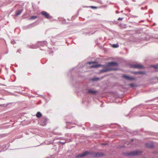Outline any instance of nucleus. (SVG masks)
<instances>
[{"label":"nucleus","mask_w":158,"mask_h":158,"mask_svg":"<svg viewBox=\"0 0 158 158\" xmlns=\"http://www.w3.org/2000/svg\"><path fill=\"white\" fill-rule=\"evenodd\" d=\"M41 14L46 19H50L52 18V16H50L49 14L45 11H43L41 12Z\"/></svg>","instance_id":"39448f33"},{"label":"nucleus","mask_w":158,"mask_h":158,"mask_svg":"<svg viewBox=\"0 0 158 158\" xmlns=\"http://www.w3.org/2000/svg\"><path fill=\"white\" fill-rule=\"evenodd\" d=\"M103 144V145H106V143H105V144Z\"/></svg>","instance_id":"2f4dec72"},{"label":"nucleus","mask_w":158,"mask_h":158,"mask_svg":"<svg viewBox=\"0 0 158 158\" xmlns=\"http://www.w3.org/2000/svg\"><path fill=\"white\" fill-rule=\"evenodd\" d=\"M156 25V24H155V23H154L153 24V25Z\"/></svg>","instance_id":"473e14b6"},{"label":"nucleus","mask_w":158,"mask_h":158,"mask_svg":"<svg viewBox=\"0 0 158 158\" xmlns=\"http://www.w3.org/2000/svg\"><path fill=\"white\" fill-rule=\"evenodd\" d=\"M32 48H37V46L36 45H33Z\"/></svg>","instance_id":"5701e85b"},{"label":"nucleus","mask_w":158,"mask_h":158,"mask_svg":"<svg viewBox=\"0 0 158 158\" xmlns=\"http://www.w3.org/2000/svg\"><path fill=\"white\" fill-rule=\"evenodd\" d=\"M6 24V22L5 20L2 19L1 17H0V28L4 27Z\"/></svg>","instance_id":"423d86ee"},{"label":"nucleus","mask_w":158,"mask_h":158,"mask_svg":"<svg viewBox=\"0 0 158 158\" xmlns=\"http://www.w3.org/2000/svg\"><path fill=\"white\" fill-rule=\"evenodd\" d=\"M47 44V42L46 41H44L43 42H42V44H41V45L42 46H44V45H46Z\"/></svg>","instance_id":"a211bd4d"},{"label":"nucleus","mask_w":158,"mask_h":158,"mask_svg":"<svg viewBox=\"0 0 158 158\" xmlns=\"http://www.w3.org/2000/svg\"><path fill=\"white\" fill-rule=\"evenodd\" d=\"M133 17L134 18H137L138 16H133Z\"/></svg>","instance_id":"c85d7f7f"},{"label":"nucleus","mask_w":158,"mask_h":158,"mask_svg":"<svg viewBox=\"0 0 158 158\" xmlns=\"http://www.w3.org/2000/svg\"><path fill=\"white\" fill-rule=\"evenodd\" d=\"M131 66L132 68L139 69H143L144 68L143 66L140 64H132L131 65Z\"/></svg>","instance_id":"20e7f679"},{"label":"nucleus","mask_w":158,"mask_h":158,"mask_svg":"<svg viewBox=\"0 0 158 158\" xmlns=\"http://www.w3.org/2000/svg\"><path fill=\"white\" fill-rule=\"evenodd\" d=\"M98 78H96L93 79V81H96V80H98Z\"/></svg>","instance_id":"cd10ccee"},{"label":"nucleus","mask_w":158,"mask_h":158,"mask_svg":"<svg viewBox=\"0 0 158 158\" xmlns=\"http://www.w3.org/2000/svg\"><path fill=\"white\" fill-rule=\"evenodd\" d=\"M103 155V154L102 153L100 152H95L94 153L93 156H94L98 157L102 156Z\"/></svg>","instance_id":"9d476101"},{"label":"nucleus","mask_w":158,"mask_h":158,"mask_svg":"<svg viewBox=\"0 0 158 158\" xmlns=\"http://www.w3.org/2000/svg\"><path fill=\"white\" fill-rule=\"evenodd\" d=\"M98 93V91L92 89H89L87 90V93L95 94Z\"/></svg>","instance_id":"1a4fd4ad"},{"label":"nucleus","mask_w":158,"mask_h":158,"mask_svg":"<svg viewBox=\"0 0 158 158\" xmlns=\"http://www.w3.org/2000/svg\"><path fill=\"white\" fill-rule=\"evenodd\" d=\"M89 152H88L85 151L81 154H79L77 155L76 157L77 158L83 157L85 156L86 155H87L88 154H89Z\"/></svg>","instance_id":"6e6552de"},{"label":"nucleus","mask_w":158,"mask_h":158,"mask_svg":"<svg viewBox=\"0 0 158 158\" xmlns=\"http://www.w3.org/2000/svg\"><path fill=\"white\" fill-rule=\"evenodd\" d=\"M131 140L132 141H133V139H131Z\"/></svg>","instance_id":"7c9ffc66"},{"label":"nucleus","mask_w":158,"mask_h":158,"mask_svg":"<svg viewBox=\"0 0 158 158\" xmlns=\"http://www.w3.org/2000/svg\"><path fill=\"white\" fill-rule=\"evenodd\" d=\"M71 123V122H67V123Z\"/></svg>","instance_id":"c756f323"},{"label":"nucleus","mask_w":158,"mask_h":158,"mask_svg":"<svg viewBox=\"0 0 158 158\" xmlns=\"http://www.w3.org/2000/svg\"><path fill=\"white\" fill-rule=\"evenodd\" d=\"M95 62H89L87 63L88 64H92L94 63H95Z\"/></svg>","instance_id":"393cba45"},{"label":"nucleus","mask_w":158,"mask_h":158,"mask_svg":"<svg viewBox=\"0 0 158 158\" xmlns=\"http://www.w3.org/2000/svg\"><path fill=\"white\" fill-rule=\"evenodd\" d=\"M89 7L92 9H96L98 8V7L95 6H91Z\"/></svg>","instance_id":"aec40b11"},{"label":"nucleus","mask_w":158,"mask_h":158,"mask_svg":"<svg viewBox=\"0 0 158 158\" xmlns=\"http://www.w3.org/2000/svg\"><path fill=\"white\" fill-rule=\"evenodd\" d=\"M32 25H33L32 24H30L29 25L27 26V28H29L31 27H32Z\"/></svg>","instance_id":"b1692460"},{"label":"nucleus","mask_w":158,"mask_h":158,"mask_svg":"<svg viewBox=\"0 0 158 158\" xmlns=\"http://www.w3.org/2000/svg\"><path fill=\"white\" fill-rule=\"evenodd\" d=\"M37 18V16H31L30 18V19H36Z\"/></svg>","instance_id":"dca6fc26"},{"label":"nucleus","mask_w":158,"mask_h":158,"mask_svg":"<svg viewBox=\"0 0 158 158\" xmlns=\"http://www.w3.org/2000/svg\"><path fill=\"white\" fill-rule=\"evenodd\" d=\"M119 46V45L118 44H113L112 45V47L114 48H117Z\"/></svg>","instance_id":"f3484780"},{"label":"nucleus","mask_w":158,"mask_h":158,"mask_svg":"<svg viewBox=\"0 0 158 158\" xmlns=\"http://www.w3.org/2000/svg\"><path fill=\"white\" fill-rule=\"evenodd\" d=\"M123 78L126 79L127 80H135V78H134L133 77H131L130 76L128 75H123Z\"/></svg>","instance_id":"0eeeda50"},{"label":"nucleus","mask_w":158,"mask_h":158,"mask_svg":"<svg viewBox=\"0 0 158 158\" xmlns=\"http://www.w3.org/2000/svg\"><path fill=\"white\" fill-rule=\"evenodd\" d=\"M135 73L136 74L139 73V74H144V73H144V72H135Z\"/></svg>","instance_id":"412c9836"},{"label":"nucleus","mask_w":158,"mask_h":158,"mask_svg":"<svg viewBox=\"0 0 158 158\" xmlns=\"http://www.w3.org/2000/svg\"><path fill=\"white\" fill-rule=\"evenodd\" d=\"M21 13V11L20 10H19L17 11V12H16L15 14L16 16H18Z\"/></svg>","instance_id":"2eb2a0df"},{"label":"nucleus","mask_w":158,"mask_h":158,"mask_svg":"<svg viewBox=\"0 0 158 158\" xmlns=\"http://www.w3.org/2000/svg\"><path fill=\"white\" fill-rule=\"evenodd\" d=\"M109 63L111 67L112 66H117L118 65V64L116 62H111Z\"/></svg>","instance_id":"9b49d317"},{"label":"nucleus","mask_w":158,"mask_h":158,"mask_svg":"<svg viewBox=\"0 0 158 158\" xmlns=\"http://www.w3.org/2000/svg\"><path fill=\"white\" fill-rule=\"evenodd\" d=\"M129 86L130 87H133L135 86V84L134 83H131L129 85Z\"/></svg>","instance_id":"6ab92c4d"},{"label":"nucleus","mask_w":158,"mask_h":158,"mask_svg":"<svg viewBox=\"0 0 158 158\" xmlns=\"http://www.w3.org/2000/svg\"><path fill=\"white\" fill-rule=\"evenodd\" d=\"M47 120L48 119L46 117H43L39 121V123L41 125L44 126L46 125Z\"/></svg>","instance_id":"7ed1b4c3"},{"label":"nucleus","mask_w":158,"mask_h":158,"mask_svg":"<svg viewBox=\"0 0 158 158\" xmlns=\"http://www.w3.org/2000/svg\"><path fill=\"white\" fill-rule=\"evenodd\" d=\"M152 67L154 68L155 69L158 68V65H153L152 66Z\"/></svg>","instance_id":"4be33fe9"},{"label":"nucleus","mask_w":158,"mask_h":158,"mask_svg":"<svg viewBox=\"0 0 158 158\" xmlns=\"http://www.w3.org/2000/svg\"><path fill=\"white\" fill-rule=\"evenodd\" d=\"M142 153L141 151L137 150L125 153V155L128 156H135L141 155Z\"/></svg>","instance_id":"f03ea898"},{"label":"nucleus","mask_w":158,"mask_h":158,"mask_svg":"<svg viewBox=\"0 0 158 158\" xmlns=\"http://www.w3.org/2000/svg\"><path fill=\"white\" fill-rule=\"evenodd\" d=\"M13 42H12V41H11V42L12 44H13Z\"/></svg>","instance_id":"72a5a7b5"},{"label":"nucleus","mask_w":158,"mask_h":158,"mask_svg":"<svg viewBox=\"0 0 158 158\" xmlns=\"http://www.w3.org/2000/svg\"><path fill=\"white\" fill-rule=\"evenodd\" d=\"M145 146L148 148H152L153 147L152 144L149 143H146L145 144Z\"/></svg>","instance_id":"f8f14e48"},{"label":"nucleus","mask_w":158,"mask_h":158,"mask_svg":"<svg viewBox=\"0 0 158 158\" xmlns=\"http://www.w3.org/2000/svg\"><path fill=\"white\" fill-rule=\"evenodd\" d=\"M123 18H119L118 19V20H122L123 19Z\"/></svg>","instance_id":"bb28decb"},{"label":"nucleus","mask_w":158,"mask_h":158,"mask_svg":"<svg viewBox=\"0 0 158 158\" xmlns=\"http://www.w3.org/2000/svg\"><path fill=\"white\" fill-rule=\"evenodd\" d=\"M101 64H98L96 65H92L90 67V68H97L100 66H101Z\"/></svg>","instance_id":"ddd939ff"},{"label":"nucleus","mask_w":158,"mask_h":158,"mask_svg":"<svg viewBox=\"0 0 158 158\" xmlns=\"http://www.w3.org/2000/svg\"><path fill=\"white\" fill-rule=\"evenodd\" d=\"M66 141H65L64 142H60V143H61V144H64L65 143H66Z\"/></svg>","instance_id":"a878e982"},{"label":"nucleus","mask_w":158,"mask_h":158,"mask_svg":"<svg viewBox=\"0 0 158 158\" xmlns=\"http://www.w3.org/2000/svg\"><path fill=\"white\" fill-rule=\"evenodd\" d=\"M104 69L100 71V73L106 72L112 70H116L117 69L116 68H114L111 67L109 63H108L107 65H103Z\"/></svg>","instance_id":"f257e3e1"},{"label":"nucleus","mask_w":158,"mask_h":158,"mask_svg":"<svg viewBox=\"0 0 158 158\" xmlns=\"http://www.w3.org/2000/svg\"><path fill=\"white\" fill-rule=\"evenodd\" d=\"M157 78H158V77H157Z\"/></svg>","instance_id":"f704fd0d"},{"label":"nucleus","mask_w":158,"mask_h":158,"mask_svg":"<svg viewBox=\"0 0 158 158\" xmlns=\"http://www.w3.org/2000/svg\"><path fill=\"white\" fill-rule=\"evenodd\" d=\"M36 116L37 118H40L42 116V114L40 112H38L36 114Z\"/></svg>","instance_id":"4468645a"}]
</instances>
